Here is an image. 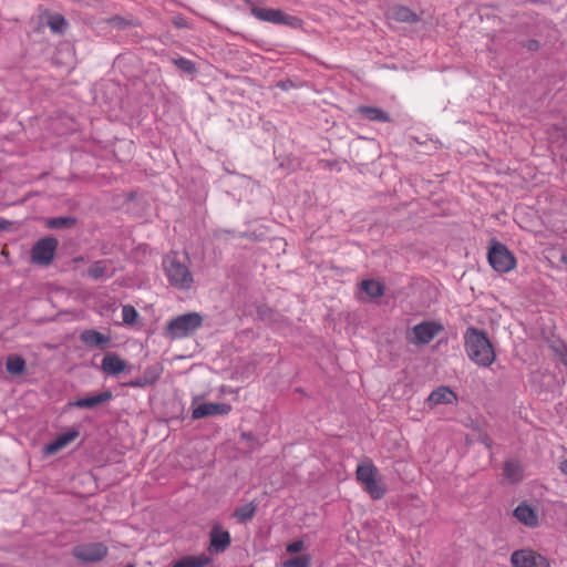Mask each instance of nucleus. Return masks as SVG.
<instances>
[{
	"mask_svg": "<svg viewBox=\"0 0 567 567\" xmlns=\"http://www.w3.org/2000/svg\"><path fill=\"white\" fill-rule=\"evenodd\" d=\"M48 25L52 32L62 34L68 27V22L63 16L55 14L49 19Z\"/></svg>",
	"mask_w": 567,
	"mask_h": 567,
	"instance_id": "31",
	"label": "nucleus"
},
{
	"mask_svg": "<svg viewBox=\"0 0 567 567\" xmlns=\"http://www.w3.org/2000/svg\"><path fill=\"white\" fill-rule=\"evenodd\" d=\"M78 224V219L73 216H56L44 220L48 229H71Z\"/></svg>",
	"mask_w": 567,
	"mask_h": 567,
	"instance_id": "21",
	"label": "nucleus"
},
{
	"mask_svg": "<svg viewBox=\"0 0 567 567\" xmlns=\"http://www.w3.org/2000/svg\"><path fill=\"white\" fill-rule=\"evenodd\" d=\"M126 567H134V565H128V566H126Z\"/></svg>",
	"mask_w": 567,
	"mask_h": 567,
	"instance_id": "47",
	"label": "nucleus"
},
{
	"mask_svg": "<svg viewBox=\"0 0 567 567\" xmlns=\"http://www.w3.org/2000/svg\"><path fill=\"white\" fill-rule=\"evenodd\" d=\"M124 386H127V388H147V386H151V384L148 383V381L146 379H144L143 375L136 378V379H133L131 381H127L125 383H123Z\"/></svg>",
	"mask_w": 567,
	"mask_h": 567,
	"instance_id": "37",
	"label": "nucleus"
},
{
	"mask_svg": "<svg viewBox=\"0 0 567 567\" xmlns=\"http://www.w3.org/2000/svg\"><path fill=\"white\" fill-rule=\"evenodd\" d=\"M59 241L52 236L39 239L31 248V261L39 266H49L55 255Z\"/></svg>",
	"mask_w": 567,
	"mask_h": 567,
	"instance_id": "7",
	"label": "nucleus"
},
{
	"mask_svg": "<svg viewBox=\"0 0 567 567\" xmlns=\"http://www.w3.org/2000/svg\"><path fill=\"white\" fill-rule=\"evenodd\" d=\"M173 64L186 74H195L197 72L196 64L186 58H176L172 60Z\"/></svg>",
	"mask_w": 567,
	"mask_h": 567,
	"instance_id": "30",
	"label": "nucleus"
},
{
	"mask_svg": "<svg viewBox=\"0 0 567 567\" xmlns=\"http://www.w3.org/2000/svg\"><path fill=\"white\" fill-rule=\"evenodd\" d=\"M361 289L372 299L380 298L384 295V286L374 279L362 280Z\"/></svg>",
	"mask_w": 567,
	"mask_h": 567,
	"instance_id": "23",
	"label": "nucleus"
},
{
	"mask_svg": "<svg viewBox=\"0 0 567 567\" xmlns=\"http://www.w3.org/2000/svg\"><path fill=\"white\" fill-rule=\"evenodd\" d=\"M240 437L241 440L248 442L250 446H252L257 442L256 436L251 432H243Z\"/></svg>",
	"mask_w": 567,
	"mask_h": 567,
	"instance_id": "41",
	"label": "nucleus"
},
{
	"mask_svg": "<svg viewBox=\"0 0 567 567\" xmlns=\"http://www.w3.org/2000/svg\"><path fill=\"white\" fill-rule=\"evenodd\" d=\"M80 340L89 348H99L104 350L111 342V337L99 332L95 329H85L80 333Z\"/></svg>",
	"mask_w": 567,
	"mask_h": 567,
	"instance_id": "14",
	"label": "nucleus"
},
{
	"mask_svg": "<svg viewBox=\"0 0 567 567\" xmlns=\"http://www.w3.org/2000/svg\"><path fill=\"white\" fill-rule=\"evenodd\" d=\"M357 480L364 484L378 474V468L372 463L359 464L357 467Z\"/></svg>",
	"mask_w": 567,
	"mask_h": 567,
	"instance_id": "25",
	"label": "nucleus"
},
{
	"mask_svg": "<svg viewBox=\"0 0 567 567\" xmlns=\"http://www.w3.org/2000/svg\"><path fill=\"white\" fill-rule=\"evenodd\" d=\"M122 318L123 322L126 324H133L136 322L138 318V312L136 309L131 305H125L122 308Z\"/></svg>",
	"mask_w": 567,
	"mask_h": 567,
	"instance_id": "33",
	"label": "nucleus"
},
{
	"mask_svg": "<svg viewBox=\"0 0 567 567\" xmlns=\"http://www.w3.org/2000/svg\"><path fill=\"white\" fill-rule=\"evenodd\" d=\"M514 516L526 526L536 527L538 525L537 514L526 504H519L514 509Z\"/></svg>",
	"mask_w": 567,
	"mask_h": 567,
	"instance_id": "19",
	"label": "nucleus"
},
{
	"mask_svg": "<svg viewBox=\"0 0 567 567\" xmlns=\"http://www.w3.org/2000/svg\"><path fill=\"white\" fill-rule=\"evenodd\" d=\"M124 386H127V388H147V386H151V384L148 383V381L146 379H144L143 375L136 378V379H133L131 381H127L125 383H123Z\"/></svg>",
	"mask_w": 567,
	"mask_h": 567,
	"instance_id": "36",
	"label": "nucleus"
},
{
	"mask_svg": "<svg viewBox=\"0 0 567 567\" xmlns=\"http://www.w3.org/2000/svg\"><path fill=\"white\" fill-rule=\"evenodd\" d=\"M250 8V13L258 20L270 22L274 24H284L290 27H298L300 19L295 16L286 14L280 9L260 8L254 4L251 0H243Z\"/></svg>",
	"mask_w": 567,
	"mask_h": 567,
	"instance_id": "5",
	"label": "nucleus"
},
{
	"mask_svg": "<svg viewBox=\"0 0 567 567\" xmlns=\"http://www.w3.org/2000/svg\"><path fill=\"white\" fill-rule=\"evenodd\" d=\"M559 470L565 474L567 475V458L564 460L560 465H559Z\"/></svg>",
	"mask_w": 567,
	"mask_h": 567,
	"instance_id": "44",
	"label": "nucleus"
},
{
	"mask_svg": "<svg viewBox=\"0 0 567 567\" xmlns=\"http://www.w3.org/2000/svg\"><path fill=\"white\" fill-rule=\"evenodd\" d=\"M257 313L261 320H268L272 315V310L267 306H260L257 308Z\"/></svg>",
	"mask_w": 567,
	"mask_h": 567,
	"instance_id": "39",
	"label": "nucleus"
},
{
	"mask_svg": "<svg viewBox=\"0 0 567 567\" xmlns=\"http://www.w3.org/2000/svg\"><path fill=\"white\" fill-rule=\"evenodd\" d=\"M163 372V367L159 363L148 365L144 372L143 377L148 381L151 385L155 384L158 379L161 378V374Z\"/></svg>",
	"mask_w": 567,
	"mask_h": 567,
	"instance_id": "28",
	"label": "nucleus"
},
{
	"mask_svg": "<svg viewBox=\"0 0 567 567\" xmlns=\"http://www.w3.org/2000/svg\"><path fill=\"white\" fill-rule=\"evenodd\" d=\"M388 17L396 22L415 23L420 21V16L405 6H393L388 11Z\"/></svg>",
	"mask_w": 567,
	"mask_h": 567,
	"instance_id": "16",
	"label": "nucleus"
},
{
	"mask_svg": "<svg viewBox=\"0 0 567 567\" xmlns=\"http://www.w3.org/2000/svg\"><path fill=\"white\" fill-rule=\"evenodd\" d=\"M113 393L110 390H105L92 396H85L76 399L75 401L69 402V406L80 409H94L95 406L109 402L112 400Z\"/></svg>",
	"mask_w": 567,
	"mask_h": 567,
	"instance_id": "15",
	"label": "nucleus"
},
{
	"mask_svg": "<svg viewBox=\"0 0 567 567\" xmlns=\"http://www.w3.org/2000/svg\"><path fill=\"white\" fill-rule=\"evenodd\" d=\"M464 339L465 351L472 361L481 367H489L494 362L495 352L485 331L470 327Z\"/></svg>",
	"mask_w": 567,
	"mask_h": 567,
	"instance_id": "1",
	"label": "nucleus"
},
{
	"mask_svg": "<svg viewBox=\"0 0 567 567\" xmlns=\"http://www.w3.org/2000/svg\"><path fill=\"white\" fill-rule=\"evenodd\" d=\"M109 555V547L101 542L80 544L72 548V556L84 564L102 561Z\"/></svg>",
	"mask_w": 567,
	"mask_h": 567,
	"instance_id": "6",
	"label": "nucleus"
},
{
	"mask_svg": "<svg viewBox=\"0 0 567 567\" xmlns=\"http://www.w3.org/2000/svg\"><path fill=\"white\" fill-rule=\"evenodd\" d=\"M444 329V327L436 321H423L413 327V334L415 344H427Z\"/></svg>",
	"mask_w": 567,
	"mask_h": 567,
	"instance_id": "9",
	"label": "nucleus"
},
{
	"mask_svg": "<svg viewBox=\"0 0 567 567\" xmlns=\"http://www.w3.org/2000/svg\"><path fill=\"white\" fill-rule=\"evenodd\" d=\"M231 411V405L228 403H203L193 409L192 419L199 420L215 415H227Z\"/></svg>",
	"mask_w": 567,
	"mask_h": 567,
	"instance_id": "10",
	"label": "nucleus"
},
{
	"mask_svg": "<svg viewBox=\"0 0 567 567\" xmlns=\"http://www.w3.org/2000/svg\"><path fill=\"white\" fill-rule=\"evenodd\" d=\"M311 564V558L309 555H298L291 558L286 559L282 563L284 567H309Z\"/></svg>",
	"mask_w": 567,
	"mask_h": 567,
	"instance_id": "32",
	"label": "nucleus"
},
{
	"mask_svg": "<svg viewBox=\"0 0 567 567\" xmlns=\"http://www.w3.org/2000/svg\"><path fill=\"white\" fill-rule=\"evenodd\" d=\"M80 435L78 429L72 427L65 433H62L55 437L52 442L48 443L43 447V454L50 456L64 449L68 444L74 441Z\"/></svg>",
	"mask_w": 567,
	"mask_h": 567,
	"instance_id": "13",
	"label": "nucleus"
},
{
	"mask_svg": "<svg viewBox=\"0 0 567 567\" xmlns=\"http://www.w3.org/2000/svg\"><path fill=\"white\" fill-rule=\"evenodd\" d=\"M257 506L251 502L245 504L244 506L237 507L234 512V517L237 518L239 523H246L251 520L256 514Z\"/></svg>",
	"mask_w": 567,
	"mask_h": 567,
	"instance_id": "27",
	"label": "nucleus"
},
{
	"mask_svg": "<svg viewBox=\"0 0 567 567\" xmlns=\"http://www.w3.org/2000/svg\"><path fill=\"white\" fill-rule=\"evenodd\" d=\"M480 441L487 447V449H491L492 447V440L489 439L488 435H483L481 436Z\"/></svg>",
	"mask_w": 567,
	"mask_h": 567,
	"instance_id": "43",
	"label": "nucleus"
},
{
	"mask_svg": "<svg viewBox=\"0 0 567 567\" xmlns=\"http://www.w3.org/2000/svg\"><path fill=\"white\" fill-rule=\"evenodd\" d=\"M513 567H549L546 557L532 549H518L511 556Z\"/></svg>",
	"mask_w": 567,
	"mask_h": 567,
	"instance_id": "8",
	"label": "nucleus"
},
{
	"mask_svg": "<svg viewBox=\"0 0 567 567\" xmlns=\"http://www.w3.org/2000/svg\"><path fill=\"white\" fill-rule=\"evenodd\" d=\"M13 225L12 221L8 220V219H4L2 217H0V231L2 230H9L11 228V226Z\"/></svg>",
	"mask_w": 567,
	"mask_h": 567,
	"instance_id": "42",
	"label": "nucleus"
},
{
	"mask_svg": "<svg viewBox=\"0 0 567 567\" xmlns=\"http://www.w3.org/2000/svg\"><path fill=\"white\" fill-rule=\"evenodd\" d=\"M209 550L214 554L224 553L231 544V537L228 530H224L220 525L213 526L209 533Z\"/></svg>",
	"mask_w": 567,
	"mask_h": 567,
	"instance_id": "12",
	"label": "nucleus"
},
{
	"mask_svg": "<svg viewBox=\"0 0 567 567\" xmlns=\"http://www.w3.org/2000/svg\"><path fill=\"white\" fill-rule=\"evenodd\" d=\"M520 44L526 48L528 51L536 52L540 49V43L536 39H529L527 41H522Z\"/></svg>",
	"mask_w": 567,
	"mask_h": 567,
	"instance_id": "38",
	"label": "nucleus"
},
{
	"mask_svg": "<svg viewBox=\"0 0 567 567\" xmlns=\"http://www.w3.org/2000/svg\"><path fill=\"white\" fill-rule=\"evenodd\" d=\"M503 475L511 483H518L524 477V468L519 461L517 460H508L504 463L503 466Z\"/></svg>",
	"mask_w": 567,
	"mask_h": 567,
	"instance_id": "20",
	"label": "nucleus"
},
{
	"mask_svg": "<svg viewBox=\"0 0 567 567\" xmlns=\"http://www.w3.org/2000/svg\"><path fill=\"white\" fill-rule=\"evenodd\" d=\"M551 349L559 357L560 362L567 368V346L564 342L553 344Z\"/></svg>",
	"mask_w": 567,
	"mask_h": 567,
	"instance_id": "34",
	"label": "nucleus"
},
{
	"mask_svg": "<svg viewBox=\"0 0 567 567\" xmlns=\"http://www.w3.org/2000/svg\"><path fill=\"white\" fill-rule=\"evenodd\" d=\"M203 316L198 312H187L168 321L165 333L171 339H182L193 334L203 324Z\"/></svg>",
	"mask_w": 567,
	"mask_h": 567,
	"instance_id": "3",
	"label": "nucleus"
},
{
	"mask_svg": "<svg viewBox=\"0 0 567 567\" xmlns=\"http://www.w3.org/2000/svg\"><path fill=\"white\" fill-rule=\"evenodd\" d=\"M101 369L110 375H118L124 371H132L133 365L128 364L116 352H107L102 360Z\"/></svg>",
	"mask_w": 567,
	"mask_h": 567,
	"instance_id": "11",
	"label": "nucleus"
},
{
	"mask_svg": "<svg viewBox=\"0 0 567 567\" xmlns=\"http://www.w3.org/2000/svg\"><path fill=\"white\" fill-rule=\"evenodd\" d=\"M106 274V266L104 260L93 262L86 270L87 277L93 280L101 279Z\"/></svg>",
	"mask_w": 567,
	"mask_h": 567,
	"instance_id": "29",
	"label": "nucleus"
},
{
	"mask_svg": "<svg viewBox=\"0 0 567 567\" xmlns=\"http://www.w3.org/2000/svg\"><path fill=\"white\" fill-rule=\"evenodd\" d=\"M303 548V542L302 540H295L287 545V551L295 554L299 553Z\"/></svg>",
	"mask_w": 567,
	"mask_h": 567,
	"instance_id": "40",
	"label": "nucleus"
},
{
	"mask_svg": "<svg viewBox=\"0 0 567 567\" xmlns=\"http://www.w3.org/2000/svg\"><path fill=\"white\" fill-rule=\"evenodd\" d=\"M210 561L207 556H185L177 560L172 567H204Z\"/></svg>",
	"mask_w": 567,
	"mask_h": 567,
	"instance_id": "24",
	"label": "nucleus"
},
{
	"mask_svg": "<svg viewBox=\"0 0 567 567\" xmlns=\"http://www.w3.org/2000/svg\"><path fill=\"white\" fill-rule=\"evenodd\" d=\"M277 85H278L279 87L284 89V90H286V89L288 87L287 83H286V82H282V81L278 82V84H277Z\"/></svg>",
	"mask_w": 567,
	"mask_h": 567,
	"instance_id": "45",
	"label": "nucleus"
},
{
	"mask_svg": "<svg viewBox=\"0 0 567 567\" xmlns=\"http://www.w3.org/2000/svg\"><path fill=\"white\" fill-rule=\"evenodd\" d=\"M453 400H456L455 393L447 386H440L430 393L427 403L430 406H435L452 403Z\"/></svg>",
	"mask_w": 567,
	"mask_h": 567,
	"instance_id": "18",
	"label": "nucleus"
},
{
	"mask_svg": "<svg viewBox=\"0 0 567 567\" xmlns=\"http://www.w3.org/2000/svg\"><path fill=\"white\" fill-rule=\"evenodd\" d=\"M7 372L12 375H21L27 369L25 360L18 354H10L6 361Z\"/></svg>",
	"mask_w": 567,
	"mask_h": 567,
	"instance_id": "22",
	"label": "nucleus"
},
{
	"mask_svg": "<svg viewBox=\"0 0 567 567\" xmlns=\"http://www.w3.org/2000/svg\"><path fill=\"white\" fill-rule=\"evenodd\" d=\"M163 269L171 286L187 290L193 284V276L188 267L182 262L177 255H168L163 259Z\"/></svg>",
	"mask_w": 567,
	"mask_h": 567,
	"instance_id": "2",
	"label": "nucleus"
},
{
	"mask_svg": "<svg viewBox=\"0 0 567 567\" xmlns=\"http://www.w3.org/2000/svg\"><path fill=\"white\" fill-rule=\"evenodd\" d=\"M363 485H364V491L373 499H380L386 493V488L377 480V476L373 477L372 480L365 482Z\"/></svg>",
	"mask_w": 567,
	"mask_h": 567,
	"instance_id": "26",
	"label": "nucleus"
},
{
	"mask_svg": "<svg viewBox=\"0 0 567 567\" xmlns=\"http://www.w3.org/2000/svg\"><path fill=\"white\" fill-rule=\"evenodd\" d=\"M357 113L364 120L371 122L389 123L391 116L389 113L377 106L361 105L357 107Z\"/></svg>",
	"mask_w": 567,
	"mask_h": 567,
	"instance_id": "17",
	"label": "nucleus"
},
{
	"mask_svg": "<svg viewBox=\"0 0 567 567\" xmlns=\"http://www.w3.org/2000/svg\"><path fill=\"white\" fill-rule=\"evenodd\" d=\"M560 260H561L564 264H567V254L561 255Z\"/></svg>",
	"mask_w": 567,
	"mask_h": 567,
	"instance_id": "46",
	"label": "nucleus"
},
{
	"mask_svg": "<svg viewBox=\"0 0 567 567\" xmlns=\"http://www.w3.org/2000/svg\"><path fill=\"white\" fill-rule=\"evenodd\" d=\"M109 24L120 30H124L127 27H131L133 23L121 16H114L109 19Z\"/></svg>",
	"mask_w": 567,
	"mask_h": 567,
	"instance_id": "35",
	"label": "nucleus"
},
{
	"mask_svg": "<svg viewBox=\"0 0 567 567\" xmlns=\"http://www.w3.org/2000/svg\"><path fill=\"white\" fill-rule=\"evenodd\" d=\"M487 259L491 267L501 274H506L516 266V258L513 252L496 239L489 241Z\"/></svg>",
	"mask_w": 567,
	"mask_h": 567,
	"instance_id": "4",
	"label": "nucleus"
}]
</instances>
